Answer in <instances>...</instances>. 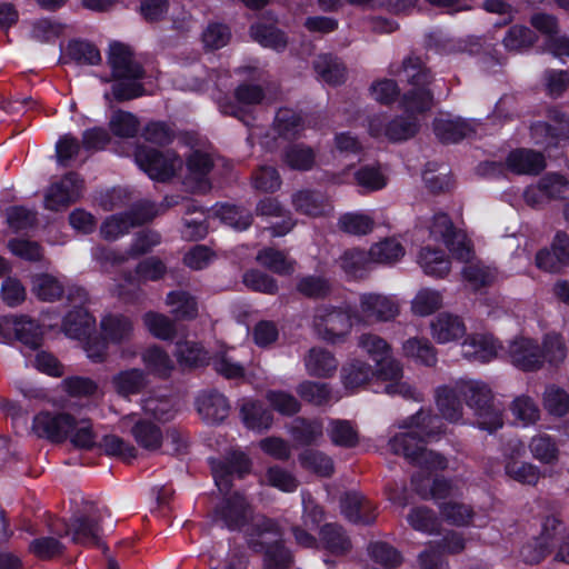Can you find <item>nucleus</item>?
<instances>
[{
  "label": "nucleus",
  "instance_id": "obj_49",
  "mask_svg": "<svg viewBox=\"0 0 569 569\" xmlns=\"http://www.w3.org/2000/svg\"><path fill=\"white\" fill-rule=\"evenodd\" d=\"M340 231L351 236H366L375 228V219L363 212H347L338 220Z\"/></svg>",
  "mask_w": 569,
  "mask_h": 569
},
{
  "label": "nucleus",
  "instance_id": "obj_16",
  "mask_svg": "<svg viewBox=\"0 0 569 569\" xmlns=\"http://www.w3.org/2000/svg\"><path fill=\"white\" fill-rule=\"evenodd\" d=\"M549 529L553 530L555 535H559L563 531V525L555 516L546 517L540 535L521 548L520 556L526 563H539L549 553Z\"/></svg>",
  "mask_w": 569,
  "mask_h": 569
},
{
  "label": "nucleus",
  "instance_id": "obj_44",
  "mask_svg": "<svg viewBox=\"0 0 569 569\" xmlns=\"http://www.w3.org/2000/svg\"><path fill=\"white\" fill-rule=\"evenodd\" d=\"M240 413L246 427L252 430H267L273 422L272 413L262 403L257 401L243 403Z\"/></svg>",
  "mask_w": 569,
  "mask_h": 569
},
{
  "label": "nucleus",
  "instance_id": "obj_59",
  "mask_svg": "<svg viewBox=\"0 0 569 569\" xmlns=\"http://www.w3.org/2000/svg\"><path fill=\"white\" fill-rule=\"evenodd\" d=\"M529 449L535 459L551 465L558 461L559 449L553 439L545 433L531 438Z\"/></svg>",
  "mask_w": 569,
  "mask_h": 569
},
{
  "label": "nucleus",
  "instance_id": "obj_15",
  "mask_svg": "<svg viewBox=\"0 0 569 569\" xmlns=\"http://www.w3.org/2000/svg\"><path fill=\"white\" fill-rule=\"evenodd\" d=\"M108 63L116 79L138 80L144 74L141 64L136 61L130 47L121 42H112L109 47Z\"/></svg>",
  "mask_w": 569,
  "mask_h": 569
},
{
  "label": "nucleus",
  "instance_id": "obj_62",
  "mask_svg": "<svg viewBox=\"0 0 569 569\" xmlns=\"http://www.w3.org/2000/svg\"><path fill=\"white\" fill-rule=\"evenodd\" d=\"M142 320L149 332L158 339L168 340L176 335L174 321L166 315L149 311Z\"/></svg>",
  "mask_w": 569,
  "mask_h": 569
},
{
  "label": "nucleus",
  "instance_id": "obj_11",
  "mask_svg": "<svg viewBox=\"0 0 569 569\" xmlns=\"http://www.w3.org/2000/svg\"><path fill=\"white\" fill-rule=\"evenodd\" d=\"M12 338L30 349H37L42 342L41 327L28 316H12L0 320V341Z\"/></svg>",
  "mask_w": 569,
  "mask_h": 569
},
{
  "label": "nucleus",
  "instance_id": "obj_30",
  "mask_svg": "<svg viewBox=\"0 0 569 569\" xmlns=\"http://www.w3.org/2000/svg\"><path fill=\"white\" fill-rule=\"evenodd\" d=\"M148 375L138 368L122 370L111 379L113 389L122 397L138 395L148 386Z\"/></svg>",
  "mask_w": 569,
  "mask_h": 569
},
{
  "label": "nucleus",
  "instance_id": "obj_40",
  "mask_svg": "<svg viewBox=\"0 0 569 569\" xmlns=\"http://www.w3.org/2000/svg\"><path fill=\"white\" fill-rule=\"evenodd\" d=\"M256 260L266 269L280 276H290L295 272L296 261L290 259L283 251L274 248H263L256 257Z\"/></svg>",
  "mask_w": 569,
  "mask_h": 569
},
{
  "label": "nucleus",
  "instance_id": "obj_37",
  "mask_svg": "<svg viewBox=\"0 0 569 569\" xmlns=\"http://www.w3.org/2000/svg\"><path fill=\"white\" fill-rule=\"evenodd\" d=\"M258 216L266 218H282L281 223L273 224L270 229L273 237L287 234L295 226L293 220L286 213L282 206L274 198H264L256 207Z\"/></svg>",
  "mask_w": 569,
  "mask_h": 569
},
{
  "label": "nucleus",
  "instance_id": "obj_28",
  "mask_svg": "<svg viewBox=\"0 0 569 569\" xmlns=\"http://www.w3.org/2000/svg\"><path fill=\"white\" fill-rule=\"evenodd\" d=\"M296 211L311 217L326 216L331 212L332 206L328 198L319 191L300 190L292 196Z\"/></svg>",
  "mask_w": 569,
  "mask_h": 569
},
{
  "label": "nucleus",
  "instance_id": "obj_18",
  "mask_svg": "<svg viewBox=\"0 0 569 569\" xmlns=\"http://www.w3.org/2000/svg\"><path fill=\"white\" fill-rule=\"evenodd\" d=\"M188 173L187 183L194 192L206 193L211 189L209 174L213 169L212 158L199 150L193 151L186 160Z\"/></svg>",
  "mask_w": 569,
  "mask_h": 569
},
{
  "label": "nucleus",
  "instance_id": "obj_19",
  "mask_svg": "<svg viewBox=\"0 0 569 569\" xmlns=\"http://www.w3.org/2000/svg\"><path fill=\"white\" fill-rule=\"evenodd\" d=\"M525 453V447L520 441L511 443V451L505 465L506 473L513 480L523 485H536L540 479V470L529 463L517 461L516 458Z\"/></svg>",
  "mask_w": 569,
  "mask_h": 569
},
{
  "label": "nucleus",
  "instance_id": "obj_17",
  "mask_svg": "<svg viewBox=\"0 0 569 569\" xmlns=\"http://www.w3.org/2000/svg\"><path fill=\"white\" fill-rule=\"evenodd\" d=\"M508 353L511 362L523 371H536L543 365L540 347L529 338L521 337L511 341Z\"/></svg>",
  "mask_w": 569,
  "mask_h": 569
},
{
  "label": "nucleus",
  "instance_id": "obj_46",
  "mask_svg": "<svg viewBox=\"0 0 569 569\" xmlns=\"http://www.w3.org/2000/svg\"><path fill=\"white\" fill-rule=\"evenodd\" d=\"M142 410L146 416L163 422L173 419L177 413L173 401L167 396L157 393H150L142 399Z\"/></svg>",
  "mask_w": 569,
  "mask_h": 569
},
{
  "label": "nucleus",
  "instance_id": "obj_61",
  "mask_svg": "<svg viewBox=\"0 0 569 569\" xmlns=\"http://www.w3.org/2000/svg\"><path fill=\"white\" fill-rule=\"evenodd\" d=\"M442 307V295L441 292L423 288L418 291L416 297L411 301V311L420 317H426Z\"/></svg>",
  "mask_w": 569,
  "mask_h": 569
},
{
  "label": "nucleus",
  "instance_id": "obj_64",
  "mask_svg": "<svg viewBox=\"0 0 569 569\" xmlns=\"http://www.w3.org/2000/svg\"><path fill=\"white\" fill-rule=\"evenodd\" d=\"M543 407L555 417H563L569 411V395L566 390L551 385L543 393Z\"/></svg>",
  "mask_w": 569,
  "mask_h": 569
},
{
  "label": "nucleus",
  "instance_id": "obj_25",
  "mask_svg": "<svg viewBox=\"0 0 569 569\" xmlns=\"http://www.w3.org/2000/svg\"><path fill=\"white\" fill-rule=\"evenodd\" d=\"M499 346L492 336L476 333L461 345L462 356L468 360L487 362L497 357Z\"/></svg>",
  "mask_w": 569,
  "mask_h": 569
},
{
  "label": "nucleus",
  "instance_id": "obj_33",
  "mask_svg": "<svg viewBox=\"0 0 569 569\" xmlns=\"http://www.w3.org/2000/svg\"><path fill=\"white\" fill-rule=\"evenodd\" d=\"M415 491L423 499L445 500L455 495L453 485L445 478H436L430 486L428 477L420 473L411 479Z\"/></svg>",
  "mask_w": 569,
  "mask_h": 569
},
{
  "label": "nucleus",
  "instance_id": "obj_45",
  "mask_svg": "<svg viewBox=\"0 0 569 569\" xmlns=\"http://www.w3.org/2000/svg\"><path fill=\"white\" fill-rule=\"evenodd\" d=\"M461 274L463 280L475 290L491 286L498 278V272L495 268L486 266L480 261L467 263L462 268Z\"/></svg>",
  "mask_w": 569,
  "mask_h": 569
},
{
  "label": "nucleus",
  "instance_id": "obj_9",
  "mask_svg": "<svg viewBox=\"0 0 569 569\" xmlns=\"http://www.w3.org/2000/svg\"><path fill=\"white\" fill-rule=\"evenodd\" d=\"M260 545L266 546L264 569H289L291 555L280 541L281 532L276 522L261 517L256 522Z\"/></svg>",
  "mask_w": 569,
  "mask_h": 569
},
{
  "label": "nucleus",
  "instance_id": "obj_23",
  "mask_svg": "<svg viewBox=\"0 0 569 569\" xmlns=\"http://www.w3.org/2000/svg\"><path fill=\"white\" fill-rule=\"evenodd\" d=\"M341 511L346 518L358 525H370L375 521V507L358 492H347L340 499Z\"/></svg>",
  "mask_w": 569,
  "mask_h": 569
},
{
  "label": "nucleus",
  "instance_id": "obj_7",
  "mask_svg": "<svg viewBox=\"0 0 569 569\" xmlns=\"http://www.w3.org/2000/svg\"><path fill=\"white\" fill-rule=\"evenodd\" d=\"M312 326L321 339L341 342L352 328L351 315L340 307L321 306L315 311Z\"/></svg>",
  "mask_w": 569,
  "mask_h": 569
},
{
  "label": "nucleus",
  "instance_id": "obj_21",
  "mask_svg": "<svg viewBox=\"0 0 569 569\" xmlns=\"http://www.w3.org/2000/svg\"><path fill=\"white\" fill-rule=\"evenodd\" d=\"M462 319L449 312H441L430 321L431 337L438 343H449L466 335Z\"/></svg>",
  "mask_w": 569,
  "mask_h": 569
},
{
  "label": "nucleus",
  "instance_id": "obj_34",
  "mask_svg": "<svg viewBox=\"0 0 569 569\" xmlns=\"http://www.w3.org/2000/svg\"><path fill=\"white\" fill-rule=\"evenodd\" d=\"M458 381L453 386H441L436 391V403L442 418L457 422L462 417V406L459 400Z\"/></svg>",
  "mask_w": 569,
  "mask_h": 569
},
{
  "label": "nucleus",
  "instance_id": "obj_58",
  "mask_svg": "<svg viewBox=\"0 0 569 569\" xmlns=\"http://www.w3.org/2000/svg\"><path fill=\"white\" fill-rule=\"evenodd\" d=\"M250 34L263 47L274 50H283L287 47V38L284 33L273 26L263 23L253 24L250 28Z\"/></svg>",
  "mask_w": 569,
  "mask_h": 569
},
{
  "label": "nucleus",
  "instance_id": "obj_35",
  "mask_svg": "<svg viewBox=\"0 0 569 569\" xmlns=\"http://www.w3.org/2000/svg\"><path fill=\"white\" fill-rule=\"evenodd\" d=\"M313 68L319 78L331 86L346 81L347 68L343 62L331 53L319 54L313 61Z\"/></svg>",
  "mask_w": 569,
  "mask_h": 569
},
{
  "label": "nucleus",
  "instance_id": "obj_54",
  "mask_svg": "<svg viewBox=\"0 0 569 569\" xmlns=\"http://www.w3.org/2000/svg\"><path fill=\"white\" fill-rule=\"evenodd\" d=\"M301 466L321 477H330L335 472L333 460L326 453L307 449L299 455Z\"/></svg>",
  "mask_w": 569,
  "mask_h": 569
},
{
  "label": "nucleus",
  "instance_id": "obj_22",
  "mask_svg": "<svg viewBox=\"0 0 569 569\" xmlns=\"http://www.w3.org/2000/svg\"><path fill=\"white\" fill-rule=\"evenodd\" d=\"M553 119L557 121V126L553 127L547 122L538 121L530 128L531 137L536 144L545 148H555L561 141L569 140V136L566 134L567 126L565 121V114L553 111Z\"/></svg>",
  "mask_w": 569,
  "mask_h": 569
},
{
  "label": "nucleus",
  "instance_id": "obj_8",
  "mask_svg": "<svg viewBox=\"0 0 569 569\" xmlns=\"http://www.w3.org/2000/svg\"><path fill=\"white\" fill-rule=\"evenodd\" d=\"M101 520V510L92 502L87 503L72 517L71 522L66 526L63 535H71L74 543L101 546L103 552L107 553L108 547L100 543Z\"/></svg>",
  "mask_w": 569,
  "mask_h": 569
},
{
  "label": "nucleus",
  "instance_id": "obj_5",
  "mask_svg": "<svg viewBox=\"0 0 569 569\" xmlns=\"http://www.w3.org/2000/svg\"><path fill=\"white\" fill-rule=\"evenodd\" d=\"M178 203V200L173 197L164 198L158 206L150 201H141L127 212L108 217L100 226V234L104 240H117L128 233L130 229L150 221Z\"/></svg>",
  "mask_w": 569,
  "mask_h": 569
},
{
  "label": "nucleus",
  "instance_id": "obj_27",
  "mask_svg": "<svg viewBox=\"0 0 569 569\" xmlns=\"http://www.w3.org/2000/svg\"><path fill=\"white\" fill-rule=\"evenodd\" d=\"M102 338L110 343L129 341L133 335L131 319L121 313L106 315L100 321Z\"/></svg>",
  "mask_w": 569,
  "mask_h": 569
},
{
  "label": "nucleus",
  "instance_id": "obj_42",
  "mask_svg": "<svg viewBox=\"0 0 569 569\" xmlns=\"http://www.w3.org/2000/svg\"><path fill=\"white\" fill-rule=\"evenodd\" d=\"M418 263L423 272L430 277L443 278L451 269L450 260L441 250L422 248L418 256Z\"/></svg>",
  "mask_w": 569,
  "mask_h": 569
},
{
  "label": "nucleus",
  "instance_id": "obj_1",
  "mask_svg": "<svg viewBox=\"0 0 569 569\" xmlns=\"http://www.w3.org/2000/svg\"><path fill=\"white\" fill-rule=\"evenodd\" d=\"M214 483L224 497L214 508V518L230 530H241L254 520L253 509L244 496L234 491L229 493L232 486L231 477H242L250 470V460L243 452L231 451L223 458L210 459Z\"/></svg>",
  "mask_w": 569,
  "mask_h": 569
},
{
  "label": "nucleus",
  "instance_id": "obj_43",
  "mask_svg": "<svg viewBox=\"0 0 569 569\" xmlns=\"http://www.w3.org/2000/svg\"><path fill=\"white\" fill-rule=\"evenodd\" d=\"M438 508L441 519L456 527L469 526L476 516L471 506L456 500L439 502Z\"/></svg>",
  "mask_w": 569,
  "mask_h": 569
},
{
  "label": "nucleus",
  "instance_id": "obj_60",
  "mask_svg": "<svg viewBox=\"0 0 569 569\" xmlns=\"http://www.w3.org/2000/svg\"><path fill=\"white\" fill-rule=\"evenodd\" d=\"M409 117H397L388 121L386 128V137L391 141H402L413 137L419 129V123L416 113H410Z\"/></svg>",
  "mask_w": 569,
  "mask_h": 569
},
{
  "label": "nucleus",
  "instance_id": "obj_14",
  "mask_svg": "<svg viewBox=\"0 0 569 569\" xmlns=\"http://www.w3.org/2000/svg\"><path fill=\"white\" fill-rule=\"evenodd\" d=\"M121 423L129 427V432L139 448L148 452H156L161 448L163 433L158 425L137 415L123 417Z\"/></svg>",
  "mask_w": 569,
  "mask_h": 569
},
{
  "label": "nucleus",
  "instance_id": "obj_48",
  "mask_svg": "<svg viewBox=\"0 0 569 569\" xmlns=\"http://www.w3.org/2000/svg\"><path fill=\"white\" fill-rule=\"evenodd\" d=\"M141 359L147 370L160 378L169 377L174 368L169 355L156 346L146 349L141 355Z\"/></svg>",
  "mask_w": 569,
  "mask_h": 569
},
{
  "label": "nucleus",
  "instance_id": "obj_57",
  "mask_svg": "<svg viewBox=\"0 0 569 569\" xmlns=\"http://www.w3.org/2000/svg\"><path fill=\"white\" fill-rule=\"evenodd\" d=\"M369 250L372 261L376 263H393L405 256V248L393 238L379 241L372 244Z\"/></svg>",
  "mask_w": 569,
  "mask_h": 569
},
{
  "label": "nucleus",
  "instance_id": "obj_24",
  "mask_svg": "<svg viewBox=\"0 0 569 569\" xmlns=\"http://www.w3.org/2000/svg\"><path fill=\"white\" fill-rule=\"evenodd\" d=\"M197 407L202 419L210 423L223 421L230 411L227 398L216 390L202 392L197 398Z\"/></svg>",
  "mask_w": 569,
  "mask_h": 569
},
{
  "label": "nucleus",
  "instance_id": "obj_2",
  "mask_svg": "<svg viewBox=\"0 0 569 569\" xmlns=\"http://www.w3.org/2000/svg\"><path fill=\"white\" fill-rule=\"evenodd\" d=\"M407 431L389 440L392 453L403 456L410 463L426 470H442L447 460L439 453L427 450V441L438 438L443 432L442 420L429 410H419L403 425Z\"/></svg>",
  "mask_w": 569,
  "mask_h": 569
},
{
  "label": "nucleus",
  "instance_id": "obj_55",
  "mask_svg": "<svg viewBox=\"0 0 569 569\" xmlns=\"http://www.w3.org/2000/svg\"><path fill=\"white\" fill-rule=\"evenodd\" d=\"M536 41V33L528 27L513 26L507 31L502 43L510 52H522L530 49Z\"/></svg>",
  "mask_w": 569,
  "mask_h": 569
},
{
  "label": "nucleus",
  "instance_id": "obj_63",
  "mask_svg": "<svg viewBox=\"0 0 569 569\" xmlns=\"http://www.w3.org/2000/svg\"><path fill=\"white\" fill-rule=\"evenodd\" d=\"M140 122L138 118L123 110H117L112 113L109 128L111 132L120 138H132L139 131Z\"/></svg>",
  "mask_w": 569,
  "mask_h": 569
},
{
  "label": "nucleus",
  "instance_id": "obj_6",
  "mask_svg": "<svg viewBox=\"0 0 569 569\" xmlns=\"http://www.w3.org/2000/svg\"><path fill=\"white\" fill-rule=\"evenodd\" d=\"M134 160L151 179L161 182L172 179L183 164L176 151H160L147 146L137 147Z\"/></svg>",
  "mask_w": 569,
  "mask_h": 569
},
{
  "label": "nucleus",
  "instance_id": "obj_32",
  "mask_svg": "<svg viewBox=\"0 0 569 569\" xmlns=\"http://www.w3.org/2000/svg\"><path fill=\"white\" fill-rule=\"evenodd\" d=\"M174 357L182 369H194L206 366L210 361L208 351L201 343L190 340L178 341Z\"/></svg>",
  "mask_w": 569,
  "mask_h": 569
},
{
  "label": "nucleus",
  "instance_id": "obj_56",
  "mask_svg": "<svg viewBox=\"0 0 569 569\" xmlns=\"http://www.w3.org/2000/svg\"><path fill=\"white\" fill-rule=\"evenodd\" d=\"M300 398L315 406H325L332 399V390L328 383L306 380L298 385Z\"/></svg>",
  "mask_w": 569,
  "mask_h": 569
},
{
  "label": "nucleus",
  "instance_id": "obj_36",
  "mask_svg": "<svg viewBox=\"0 0 569 569\" xmlns=\"http://www.w3.org/2000/svg\"><path fill=\"white\" fill-rule=\"evenodd\" d=\"M402 353L406 358L427 367L437 363V350L427 338L412 337L403 341Z\"/></svg>",
  "mask_w": 569,
  "mask_h": 569
},
{
  "label": "nucleus",
  "instance_id": "obj_38",
  "mask_svg": "<svg viewBox=\"0 0 569 569\" xmlns=\"http://www.w3.org/2000/svg\"><path fill=\"white\" fill-rule=\"evenodd\" d=\"M320 541L325 549L335 556L348 553L352 543L345 529L337 523H327L320 529Z\"/></svg>",
  "mask_w": 569,
  "mask_h": 569
},
{
  "label": "nucleus",
  "instance_id": "obj_4",
  "mask_svg": "<svg viewBox=\"0 0 569 569\" xmlns=\"http://www.w3.org/2000/svg\"><path fill=\"white\" fill-rule=\"evenodd\" d=\"M458 389L473 410L478 428L493 432L502 427V409L493 402L490 388L478 380H459Z\"/></svg>",
  "mask_w": 569,
  "mask_h": 569
},
{
  "label": "nucleus",
  "instance_id": "obj_29",
  "mask_svg": "<svg viewBox=\"0 0 569 569\" xmlns=\"http://www.w3.org/2000/svg\"><path fill=\"white\" fill-rule=\"evenodd\" d=\"M307 372L317 378L333 376L338 369V361L335 356L321 347L311 348L305 357Z\"/></svg>",
  "mask_w": 569,
  "mask_h": 569
},
{
  "label": "nucleus",
  "instance_id": "obj_47",
  "mask_svg": "<svg viewBox=\"0 0 569 569\" xmlns=\"http://www.w3.org/2000/svg\"><path fill=\"white\" fill-rule=\"evenodd\" d=\"M327 433L335 446L353 448L359 443L358 431L349 420H330L327 428Z\"/></svg>",
  "mask_w": 569,
  "mask_h": 569
},
{
  "label": "nucleus",
  "instance_id": "obj_3",
  "mask_svg": "<svg viewBox=\"0 0 569 569\" xmlns=\"http://www.w3.org/2000/svg\"><path fill=\"white\" fill-rule=\"evenodd\" d=\"M391 73L402 77L412 87L401 99V107L406 112L423 113L432 108L433 97L428 88L432 74L420 57L409 54L399 68L391 70Z\"/></svg>",
  "mask_w": 569,
  "mask_h": 569
},
{
  "label": "nucleus",
  "instance_id": "obj_41",
  "mask_svg": "<svg viewBox=\"0 0 569 569\" xmlns=\"http://www.w3.org/2000/svg\"><path fill=\"white\" fill-rule=\"evenodd\" d=\"M167 306L170 307V313L176 320H191L198 315V302L196 298L187 291L176 290L167 295Z\"/></svg>",
  "mask_w": 569,
  "mask_h": 569
},
{
  "label": "nucleus",
  "instance_id": "obj_26",
  "mask_svg": "<svg viewBox=\"0 0 569 569\" xmlns=\"http://www.w3.org/2000/svg\"><path fill=\"white\" fill-rule=\"evenodd\" d=\"M475 130V123L461 118H439L433 121V131L445 143H456L470 137Z\"/></svg>",
  "mask_w": 569,
  "mask_h": 569
},
{
  "label": "nucleus",
  "instance_id": "obj_51",
  "mask_svg": "<svg viewBox=\"0 0 569 569\" xmlns=\"http://www.w3.org/2000/svg\"><path fill=\"white\" fill-rule=\"evenodd\" d=\"M372 375L371 366L361 360H352L341 369L342 382L348 389H356L366 385Z\"/></svg>",
  "mask_w": 569,
  "mask_h": 569
},
{
  "label": "nucleus",
  "instance_id": "obj_13",
  "mask_svg": "<svg viewBox=\"0 0 569 569\" xmlns=\"http://www.w3.org/2000/svg\"><path fill=\"white\" fill-rule=\"evenodd\" d=\"M83 181L80 177L69 172L47 189L44 208L51 211L64 209L81 197Z\"/></svg>",
  "mask_w": 569,
  "mask_h": 569
},
{
  "label": "nucleus",
  "instance_id": "obj_53",
  "mask_svg": "<svg viewBox=\"0 0 569 569\" xmlns=\"http://www.w3.org/2000/svg\"><path fill=\"white\" fill-rule=\"evenodd\" d=\"M290 433L296 442L309 446L322 437L323 427L319 420L299 418L293 421Z\"/></svg>",
  "mask_w": 569,
  "mask_h": 569
},
{
  "label": "nucleus",
  "instance_id": "obj_52",
  "mask_svg": "<svg viewBox=\"0 0 569 569\" xmlns=\"http://www.w3.org/2000/svg\"><path fill=\"white\" fill-rule=\"evenodd\" d=\"M32 291L40 300L51 302L62 297L64 288L56 277L40 273L32 279Z\"/></svg>",
  "mask_w": 569,
  "mask_h": 569
},
{
  "label": "nucleus",
  "instance_id": "obj_31",
  "mask_svg": "<svg viewBox=\"0 0 569 569\" xmlns=\"http://www.w3.org/2000/svg\"><path fill=\"white\" fill-rule=\"evenodd\" d=\"M372 262L370 250L358 248L346 250L337 260L340 269L355 279L365 278Z\"/></svg>",
  "mask_w": 569,
  "mask_h": 569
},
{
  "label": "nucleus",
  "instance_id": "obj_12",
  "mask_svg": "<svg viewBox=\"0 0 569 569\" xmlns=\"http://www.w3.org/2000/svg\"><path fill=\"white\" fill-rule=\"evenodd\" d=\"M359 312L370 322H389L400 313L398 301L379 292H365L359 296Z\"/></svg>",
  "mask_w": 569,
  "mask_h": 569
},
{
  "label": "nucleus",
  "instance_id": "obj_39",
  "mask_svg": "<svg viewBox=\"0 0 569 569\" xmlns=\"http://www.w3.org/2000/svg\"><path fill=\"white\" fill-rule=\"evenodd\" d=\"M94 323V318L83 307H74L66 315L62 328L67 336L80 339L90 333Z\"/></svg>",
  "mask_w": 569,
  "mask_h": 569
},
{
  "label": "nucleus",
  "instance_id": "obj_20",
  "mask_svg": "<svg viewBox=\"0 0 569 569\" xmlns=\"http://www.w3.org/2000/svg\"><path fill=\"white\" fill-rule=\"evenodd\" d=\"M545 156L532 149H516L506 159V167L516 174H539L546 168Z\"/></svg>",
  "mask_w": 569,
  "mask_h": 569
},
{
  "label": "nucleus",
  "instance_id": "obj_10",
  "mask_svg": "<svg viewBox=\"0 0 569 569\" xmlns=\"http://www.w3.org/2000/svg\"><path fill=\"white\" fill-rule=\"evenodd\" d=\"M74 423V417L66 412L41 411L32 419L31 432L41 439L60 443L64 441Z\"/></svg>",
  "mask_w": 569,
  "mask_h": 569
},
{
  "label": "nucleus",
  "instance_id": "obj_50",
  "mask_svg": "<svg viewBox=\"0 0 569 569\" xmlns=\"http://www.w3.org/2000/svg\"><path fill=\"white\" fill-rule=\"evenodd\" d=\"M358 347L376 363H381L392 355L391 346L380 336L362 333L358 337Z\"/></svg>",
  "mask_w": 569,
  "mask_h": 569
}]
</instances>
